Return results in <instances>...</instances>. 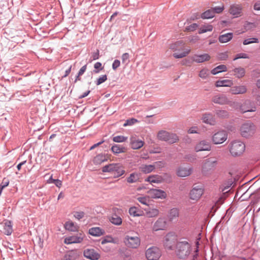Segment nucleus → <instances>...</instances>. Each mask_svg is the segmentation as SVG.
<instances>
[{
  "mask_svg": "<svg viewBox=\"0 0 260 260\" xmlns=\"http://www.w3.org/2000/svg\"><path fill=\"white\" fill-rule=\"evenodd\" d=\"M247 90V87L245 85L234 86L230 89L229 92L234 95L242 94L245 93Z\"/></svg>",
  "mask_w": 260,
  "mask_h": 260,
  "instance_id": "nucleus-20",
  "label": "nucleus"
},
{
  "mask_svg": "<svg viewBox=\"0 0 260 260\" xmlns=\"http://www.w3.org/2000/svg\"><path fill=\"white\" fill-rule=\"evenodd\" d=\"M157 138L160 141H165L170 144H173L179 141L178 137L176 134L170 133L164 130H161L158 132Z\"/></svg>",
  "mask_w": 260,
  "mask_h": 260,
  "instance_id": "nucleus-3",
  "label": "nucleus"
},
{
  "mask_svg": "<svg viewBox=\"0 0 260 260\" xmlns=\"http://www.w3.org/2000/svg\"><path fill=\"white\" fill-rule=\"evenodd\" d=\"M240 58H249V56L246 53H238L236 55L235 57L234 58V60H237L238 59H240Z\"/></svg>",
  "mask_w": 260,
  "mask_h": 260,
  "instance_id": "nucleus-58",
  "label": "nucleus"
},
{
  "mask_svg": "<svg viewBox=\"0 0 260 260\" xmlns=\"http://www.w3.org/2000/svg\"><path fill=\"white\" fill-rule=\"evenodd\" d=\"M179 210L177 208H173L170 210L168 218L169 220L170 221H173L174 220H176L179 216Z\"/></svg>",
  "mask_w": 260,
  "mask_h": 260,
  "instance_id": "nucleus-32",
  "label": "nucleus"
},
{
  "mask_svg": "<svg viewBox=\"0 0 260 260\" xmlns=\"http://www.w3.org/2000/svg\"><path fill=\"white\" fill-rule=\"evenodd\" d=\"M218 57L220 60H226L228 58V55L226 52L221 53L219 54Z\"/></svg>",
  "mask_w": 260,
  "mask_h": 260,
  "instance_id": "nucleus-64",
  "label": "nucleus"
},
{
  "mask_svg": "<svg viewBox=\"0 0 260 260\" xmlns=\"http://www.w3.org/2000/svg\"><path fill=\"white\" fill-rule=\"evenodd\" d=\"M149 193L153 198L165 199L167 196L166 193L164 190L154 188L151 189Z\"/></svg>",
  "mask_w": 260,
  "mask_h": 260,
  "instance_id": "nucleus-23",
  "label": "nucleus"
},
{
  "mask_svg": "<svg viewBox=\"0 0 260 260\" xmlns=\"http://www.w3.org/2000/svg\"><path fill=\"white\" fill-rule=\"evenodd\" d=\"M253 43H258V39L256 38L247 39L244 40L243 44L244 45H246Z\"/></svg>",
  "mask_w": 260,
  "mask_h": 260,
  "instance_id": "nucleus-53",
  "label": "nucleus"
},
{
  "mask_svg": "<svg viewBox=\"0 0 260 260\" xmlns=\"http://www.w3.org/2000/svg\"><path fill=\"white\" fill-rule=\"evenodd\" d=\"M107 76L106 75H102V76H101L100 78H99L97 79L96 84L97 85H99L101 84L104 82L105 81H106L107 80Z\"/></svg>",
  "mask_w": 260,
  "mask_h": 260,
  "instance_id": "nucleus-57",
  "label": "nucleus"
},
{
  "mask_svg": "<svg viewBox=\"0 0 260 260\" xmlns=\"http://www.w3.org/2000/svg\"><path fill=\"white\" fill-rule=\"evenodd\" d=\"M84 237L85 235L84 234L79 233L76 235L72 236L67 238L65 239L64 242L67 244L79 243L82 242Z\"/></svg>",
  "mask_w": 260,
  "mask_h": 260,
  "instance_id": "nucleus-16",
  "label": "nucleus"
},
{
  "mask_svg": "<svg viewBox=\"0 0 260 260\" xmlns=\"http://www.w3.org/2000/svg\"><path fill=\"white\" fill-rule=\"evenodd\" d=\"M184 43L182 41H179L171 44L169 48L173 51H183L184 50Z\"/></svg>",
  "mask_w": 260,
  "mask_h": 260,
  "instance_id": "nucleus-26",
  "label": "nucleus"
},
{
  "mask_svg": "<svg viewBox=\"0 0 260 260\" xmlns=\"http://www.w3.org/2000/svg\"><path fill=\"white\" fill-rule=\"evenodd\" d=\"M255 129V126L253 123L246 122L241 125L240 134L243 137L248 138L254 135Z\"/></svg>",
  "mask_w": 260,
  "mask_h": 260,
  "instance_id": "nucleus-6",
  "label": "nucleus"
},
{
  "mask_svg": "<svg viewBox=\"0 0 260 260\" xmlns=\"http://www.w3.org/2000/svg\"><path fill=\"white\" fill-rule=\"evenodd\" d=\"M243 26L245 30L246 31H248L255 28L256 27V24L255 23L246 22Z\"/></svg>",
  "mask_w": 260,
  "mask_h": 260,
  "instance_id": "nucleus-52",
  "label": "nucleus"
},
{
  "mask_svg": "<svg viewBox=\"0 0 260 260\" xmlns=\"http://www.w3.org/2000/svg\"><path fill=\"white\" fill-rule=\"evenodd\" d=\"M204 193V190L201 187L194 186L189 193L190 199L192 200H198Z\"/></svg>",
  "mask_w": 260,
  "mask_h": 260,
  "instance_id": "nucleus-15",
  "label": "nucleus"
},
{
  "mask_svg": "<svg viewBox=\"0 0 260 260\" xmlns=\"http://www.w3.org/2000/svg\"><path fill=\"white\" fill-rule=\"evenodd\" d=\"M9 184V181L8 179L4 178L2 181V182L0 184V196L3 191V190L4 188L7 187Z\"/></svg>",
  "mask_w": 260,
  "mask_h": 260,
  "instance_id": "nucleus-54",
  "label": "nucleus"
},
{
  "mask_svg": "<svg viewBox=\"0 0 260 260\" xmlns=\"http://www.w3.org/2000/svg\"><path fill=\"white\" fill-rule=\"evenodd\" d=\"M211 149V145L209 141L207 140H202L198 142L195 147L194 150L196 152L202 151H210Z\"/></svg>",
  "mask_w": 260,
  "mask_h": 260,
  "instance_id": "nucleus-13",
  "label": "nucleus"
},
{
  "mask_svg": "<svg viewBox=\"0 0 260 260\" xmlns=\"http://www.w3.org/2000/svg\"><path fill=\"white\" fill-rule=\"evenodd\" d=\"M167 227V221L165 218H159L154 223L152 229L154 231L164 230Z\"/></svg>",
  "mask_w": 260,
  "mask_h": 260,
  "instance_id": "nucleus-18",
  "label": "nucleus"
},
{
  "mask_svg": "<svg viewBox=\"0 0 260 260\" xmlns=\"http://www.w3.org/2000/svg\"><path fill=\"white\" fill-rule=\"evenodd\" d=\"M259 88H260V82L259 80H257L256 87L253 88L252 91V94L253 96L255 97L256 99L258 100L259 95Z\"/></svg>",
  "mask_w": 260,
  "mask_h": 260,
  "instance_id": "nucleus-43",
  "label": "nucleus"
},
{
  "mask_svg": "<svg viewBox=\"0 0 260 260\" xmlns=\"http://www.w3.org/2000/svg\"><path fill=\"white\" fill-rule=\"evenodd\" d=\"M13 232L12 224L11 221L7 220L4 225L3 232L7 235H10Z\"/></svg>",
  "mask_w": 260,
  "mask_h": 260,
  "instance_id": "nucleus-33",
  "label": "nucleus"
},
{
  "mask_svg": "<svg viewBox=\"0 0 260 260\" xmlns=\"http://www.w3.org/2000/svg\"><path fill=\"white\" fill-rule=\"evenodd\" d=\"M124 243L128 248L136 249L140 245L141 240L138 236L126 235L124 237Z\"/></svg>",
  "mask_w": 260,
  "mask_h": 260,
  "instance_id": "nucleus-8",
  "label": "nucleus"
},
{
  "mask_svg": "<svg viewBox=\"0 0 260 260\" xmlns=\"http://www.w3.org/2000/svg\"><path fill=\"white\" fill-rule=\"evenodd\" d=\"M116 164L113 163L106 165L102 168V171L104 173L109 172L112 173L115 168V166H117Z\"/></svg>",
  "mask_w": 260,
  "mask_h": 260,
  "instance_id": "nucleus-42",
  "label": "nucleus"
},
{
  "mask_svg": "<svg viewBox=\"0 0 260 260\" xmlns=\"http://www.w3.org/2000/svg\"><path fill=\"white\" fill-rule=\"evenodd\" d=\"M127 137L123 136H116L113 138V141L116 143H121L127 140Z\"/></svg>",
  "mask_w": 260,
  "mask_h": 260,
  "instance_id": "nucleus-49",
  "label": "nucleus"
},
{
  "mask_svg": "<svg viewBox=\"0 0 260 260\" xmlns=\"http://www.w3.org/2000/svg\"><path fill=\"white\" fill-rule=\"evenodd\" d=\"M129 55L128 53H123L121 56L122 63L128 64L129 62Z\"/></svg>",
  "mask_w": 260,
  "mask_h": 260,
  "instance_id": "nucleus-55",
  "label": "nucleus"
},
{
  "mask_svg": "<svg viewBox=\"0 0 260 260\" xmlns=\"http://www.w3.org/2000/svg\"><path fill=\"white\" fill-rule=\"evenodd\" d=\"M212 102L220 105H229L232 107L234 106L235 105L236 106L239 105L238 103L233 102L230 101L226 95L220 93L214 95L212 98Z\"/></svg>",
  "mask_w": 260,
  "mask_h": 260,
  "instance_id": "nucleus-5",
  "label": "nucleus"
},
{
  "mask_svg": "<svg viewBox=\"0 0 260 260\" xmlns=\"http://www.w3.org/2000/svg\"><path fill=\"white\" fill-rule=\"evenodd\" d=\"M64 228L67 230L71 232H76L78 230V226L73 221H69L66 222Z\"/></svg>",
  "mask_w": 260,
  "mask_h": 260,
  "instance_id": "nucleus-37",
  "label": "nucleus"
},
{
  "mask_svg": "<svg viewBox=\"0 0 260 260\" xmlns=\"http://www.w3.org/2000/svg\"><path fill=\"white\" fill-rule=\"evenodd\" d=\"M176 236L174 233H169L167 234L164 241V244L166 248L171 250L175 244L176 241Z\"/></svg>",
  "mask_w": 260,
  "mask_h": 260,
  "instance_id": "nucleus-11",
  "label": "nucleus"
},
{
  "mask_svg": "<svg viewBox=\"0 0 260 260\" xmlns=\"http://www.w3.org/2000/svg\"><path fill=\"white\" fill-rule=\"evenodd\" d=\"M217 165V158L214 157H209L205 160L202 166V172L204 175L215 169Z\"/></svg>",
  "mask_w": 260,
  "mask_h": 260,
  "instance_id": "nucleus-7",
  "label": "nucleus"
},
{
  "mask_svg": "<svg viewBox=\"0 0 260 260\" xmlns=\"http://www.w3.org/2000/svg\"><path fill=\"white\" fill-rule=\"evenodd\" d=\"M259 201L260 195L258 192L252 194L251 206L253 208V223L258 220L259 212L260 211Z\"/></svg>",
  "mask_w": 260,
  "mask_h": 260,
  "instance_id": "nucleus-4",
  "label": "nucleus"
},
{
  "mask_svg": "<svg viewBox=\"0 0 260 260\" xmlns=\"http://www.w3.org/2000/svg\"><path fill=\"white\" fill-rule=\"evenodd\" d=\"M84 256L90 260H98L100 258V254L96 250L93 248H87L84 250Z\"/></svg>",
  "mask_w": 260,
  "mask_h": 260,
  "instance_id": "nucleus-12",
  "label": "nucleus"
},
{
  "mask_svg": "<svg viewBox=\"0 0 260 260\" xmlns=\"http://www.w3.org/2000/svg\"><path fill=\"white\" fill-rule=\"evenodd\" d=\"M78 256L77 253L74 251H69L64 256V260H76Z\"/></svg>",
  "mask_w": 260,
  "mask_h": 260,
  "instance_id": "nucleus-38",
  "label": "nucleus"
},
{
  "mask_svg": "<svg viewBox=\"0 0 260 260\" xmlns=\"http://www.w3.org/2000/svg\"><path fill=\"white\" fill-rule=\"evenodd\" d=\"M147 215L148 217H154L157 216L159 214V210L157 209L153 208L146 212Z\"/></svg>",
  "mask_w": 260,
  "mask_h": 260,
  "instance_id": "nucleus-48",
  "label": "nucleus"
},
{
  "mask_svg": "<svg viewBox=\"0 0 260 260\" xmlns=\"http://www.w3.org/2000/svg\"><path fill=\"white\" fill-rule=\"evenodd\" d=\"M226 70L227 67L224 64H221L212 69L211 71V73L213 75H216L219 73L225 72Z\"/></svg>",
  "mask_w": 260,
  "mask_h": 260,
  "instance_id": "nucleus-39",
  "label": "nucleus"
},
{
  "mask_svg": "<svg viewBox=\"0 0 260 260\" xmlns=\"http://www.w3.org/2000/svg\"><path fill=\"white\" fill-rule=\"evenodd\" d=\"M110 221L112 223L116 225H120L122 224V220L120 216L116 214L112 215L110 218Z\"/></svg>",
  "mask_w": 260,
  "mask_h": 260,
  "instance_id": "nucleus-41",
  "label": "nucleus"
},
{
  "mask_svg": "<svg viewBox=\"0 0 260 260\" xmlns=\"http://www.w3.org/2000/svg\"><path fill=\"white\" fill-rule=\"evenodd\" d=\"M191 245L186 240H181L177 243L176 253L180 259H185L190 254Z\"/></svg>",
  "mask_w": 260,
  "mask_h": 260,
  "instance_id": "nucleus-1",
  "label": "nucleus"
},
{
  "mask_svg": "<svg viewBox=\"0 0 260 260\" xmlns=\"http://www.w3.org/2000/svg\"><path fill=\"white\" fill-rule=\"evenodd\" d=\"M145 255L148 260H158L161 255V251L159 248L153 246L147 249Z\"/></svg>",
  "mask_w": 260,
  "mask_h": 260,
  "instance_id": "nucleus-9",
  "label": "nucleus"
},
{
  "mask_svg": "<svg viewBox=\"0 0 260 260\" xmlns=\"http://www.w3.org/2000/svg\"><path fill=\"white\" fill-rule=\"evenodd\" d=\"M242 11V6L240 4H234L231 5L229 12L232 15L240 14Z\"/></svg>",
  "mask_w": 260,
  "mask_h": 260,
  "instance_id": "nucleus-24",
  "label": "nucleus"
},
{
  "mask_svg": "<svg viewBox=\"0 0 260 260\" xmlns=\"http://www.w3.org/2000/svg\"><path fill=\"white\" fill-rule=\"evenodd\" d=\"M191 173V168L180 167L177 170V174L179 177H185L189 176Z\"/></svg>",
  "mask_w": 260,
  "mask_h": 260,
  "instance_id": "nucleus-25",
  "label": "nucleus"
},
{
  "mask_svg": "<svg viewBox=\"0 0 260 260\" xmlns=\"http://www.w3.org/2000/svg\"><path fill=\"white\" fill-rule=\"evenodd\" d=\"M233 84V81L228 79L218 80L215 83V86L216 87H231Z\"/></svg>",
  "mask_w": 260,
  "mask_h": 260,
  "instance_id": "nucleus-31",
  "label": "nucleus"
},
{
  "mask_svg": "<svg viewBox=\"0 0 260 260\" xmlns=\"http://www.w3.org/2000/svg\"><path fill=\"white\" fill-rule=\"evenodd\" d=\"M189 134H199L198 128L197 126H192L188 130Z\"/></svg>",
  "mask_w": 260,
  "mask_h": 260,
  "instance_id": "nucleus-63",
  "label": "nucleus"
},
{
  "mask_svg": "<svg viewBox=\"0 0 260 260\" xmlns=\"http://www.w3.org/2000/svg\"><path fill=\"white\" fill-rule=\"evenodd\" d=\"M190 52V49H186L185 51L181 52V53H174L173 56L175 58H181L187 56Z\"/></svg>",
  "mask_w": 260,
  "mask_h": 260,
  "instance_id": "nucleus-44",
  "label": "nucleus"
},
{
  "mask_svg": "<svg viewBox=\"0 0 260 260\" xmlns=\"http://www.w3.org/2000/svg\"><path fill=\"white\" fill-rule=\"evenodd\" d=\"M155 169V166L152 165H143L140 167V170L141 172L148 174L152 172Z\"/></svg>",
  "mask_w": 260,
  "mask_h": 260,
  "instance_id": "nucleus-35",
  "label": "nucleus"
},
{
  "mask_svg": "<svg viewBox=\"0 0 260 260\" xmlns=\"http://www.w3.org/2000/svg\"><path fill=\"white\" fill-rule=\"evenodd\" d=\"M230 152L233 156H238L243 154L245 150V144L239 140L232 141L229 145Z\"/></svg>",
  "mask_w": 260,
  "mask_h": 260,
  "instance_id": "nucleus-2",
  "label": "nucleus"
},
{
  "mask_svg": "<svg viewBox=\"0 0 260 260\" xmlns=\"http://www.w3.org/2000/svg\"><path fill=\"white\" fill-rule=\"evenodd\" d=\"M199 27V25L197 23H192L185 27V30L188 31H193Z\"/></svg>",
  "mask_w": 260,
  "mask_h": 260,
  "instance_id": "nucleus-56",
  "label": "nucleus"
},
{
  "mask_svg": "<svg viewBox=\"0 0 260 260\" xmlns=\"http://www.w3.org/2000/svg\"><path fill=\"white\" fill-rule=\"evenodd\" d=\"M213 29V26L211 25H204L202 26L199 30V34H201L205 32H206L207 31H211Z\"/></svg>",
  "mask_w": 260,
  "mask_h": 260,
  "instance_id": "nucleus-46",
  "label": "nucleus"
},
{
  "mask_svg": "<svg viewBox=\"0 0 260 260\" xmlns=\"http://www.w3.org/2000/svg\"><path fill=\"white\" fill-rule=\"evenodd\" d=\"M111 150L114 154H117L125 152L126 151V148L120 145L114 144L112 146Z\"/></svg>",
  "mask_w": 260,
  "mask_h": 260,
  "instance_id": "nucleus-29",
  "label": "nucleus"
},
{
  "mask_svg": "<svg viewBox=\"0 0 260 260\" xmlns=\"http://www.w3.org/2000/svg\"><path fill=\"white\" fill-rule=\"evenodd\" d=\"M117 166H115L112 174L114 175V178H118L121 176L125 173V170L122 166L120 164H116Z\"/></svg>",
  "mask_w": 260,
  "mask_h": 260,
  "instance_id": "nucleus-27",
  "label": "nucleus"
},
{
  "mask_svg": "<svg viewBox=\"0 0 260 260\" xmlns=\"http://www.w3.org/2000/svg\"><path fill=\"white\" fill-rule=\"evenodd\" d=\"M113 239L112 237H107L106 238H105L104 239H103L102 241H101V244H104L105 243H111V242H113Z\"/></svg>",
  "mask_w": 260,
  "mask_h": 260,
  "instance_id": "nucleus-60",
  "label": "nucleus"
},
{
  "mask_svg": "<svg viewBox=\"0 0 260 260\" xmlns=\"http://www.w3.org/2000/svg\"><path fill=\"white\" fill-rule=\"evenodd\" d=\"M88 233L93 236L99 237L104 235L105 232L99 227H93L89 229Z\"/></svg>",
  "mask_w": 260,
  "mask_h": 260,
  "instance_id": "nucleus-28",
  "label": "nucleus"
},
{
  "mask_svg": "<svg viewBox=\"0 0 260 260\" xmlns=\"http://www.w3.org/2000/svg\"><path fill=\"white\" fill-rule=\"evenodd\" d=\"M233 37V34L232 32L226 33L221 35L218 37V40L221 43H225L231 41Z\"/></svg>",
  "mask_w": 260,
  "mask_h": 260,
  "instance_id": "nucleus-30",
  "label": "nucleus"
},
{
  "mask_svg": "<svg viewBox=\"0 0 260 260\" xmlns=\"http://www.w3.org/2000/svg\"><path fill=\"white\" fill-rule=\"evenodd\" d=\"M120 64V61L118 59H115L112 64V69L113 70H116Z\"/></svg>",
  "mask_w": 260,
  "mask_h": 260,
  "instance_id": "nucleus-62",
  "label": "nucleus"
},
{
  "mask_svg": "<svg viewBox=\"0 0 260 260\" xmlns=\"http://www.w3.org/2000/svg\"><path fill=\"white\" fill-rule=\"evenodd\" d=\"M129 214L134 217L140 216L142 215V211L138 208L133 206L131 207L128 210Z\"/></svg>",
  "mask_w": 260,
  "mask_h": 260,
  "instance_id": "nucleus-40",
  "label": "nucleus"
},
{
  "mask_svg": "<svg viewBox=\"0 0 260 260\" xmlns=\"http://www.w3.org/2000/svg\"><path fill=\"white\" fill-rule=\"evenodd\" d=\"M224 7L223 5L216 6L209 9L203 13L200 16H215V14H220L224 10Z\"/></svg>",
  "mask_w": 260,
  "mask_h": 260,
  "instance_id": "nucleus-14",
  "label": "nucleus"
},
{
  "mask_svg": "<svg viewBox=\"0 0 260 260\" xmlns=\"http://www.w3.org/2000/svg\"><path fill=\"white\" fill-rule=\"evenodd\" d=\"M138 120L135 118H131L127 119L125 123H124L123 126H126L127 125H132L137 122Z\"/></svg>",
  "mask_w": 260,
  "mask_h": 260,
  "instance_id": "nucleus-59",
  "label": "nucleus"
},
{
  "mask_svg": "<svg viewBox=\"0 0 260 260\" xmlns=\"http://www.w3.org/2000/svg\"><path fill=\"white\" fill-rule=\"evenodd\" d=\"M74 217L78 219H80L81 218H82L84 216V213L83 212H76L74 214Z\"/></svg>",
  "mask_w": 260,
  "mask_h": 260,
  "instance_id": "nucleus-61",
  "label": "nucleus"
},
{
  "mask_svg": "<svg viewBox=\"0 0 260 260\" xmlns=\"http://www.w3.org/2000/svg\"><path fill=\"white\" fill-rule=\"evenodd\" d=\"M239 110L243 113H245L249 112H254L256 110L255 107L250 108L249 107L244 108L243 106L241 105L239 107Z\"/></svg>",
  "mask_w": 260,
  "mask_h": 260,
  "instance_id": "nucleus-51",
  "label": "nucleus"
},
{
  "mask_svg": "<svg viewBox=\"0 0 260 260\" xmlns=\"http://www.w3.org/2000/svg\"><path fill=\"white\" fill-rule=\"evenodd\" d=\"M209 75V70L207 69H203L199 73V76L202 79H205Z\"/></svg>",
  "mask_w": 260,
  "mask_h": 260,
  "instance_id": "nucleus-50",
  "label": "nucleus"
},
{
  "mask_svg": "<svg viewBox=\"0 0 260 260\" xmlns=\"http://www.w3.org/2000/svg\"><path fill=\"white\" fill-rule=\"evenodd\" d=\"M130 145L133 149H138L142 147L144 144V142L138 139L135 136H132L129 139Z\"/></svg>",
  "mask_w": 260,
  "mask_h": 260,
  "instance_id": "nucleus-19",
  "label": "nucleus"
},
{
  "mask_svg": "<svg viewBox=\"0 0 260 260\" xmlns=\"http://www.w3.org/2000/svg\"><path fill=\"white\" fill-rule=\"evenodd\" d=\"M140 175L137 173H133L126 178V181L129 183H136L139 181Z\"/></svg>",
  "mask_w": 260,
  "mask_h": 260,
  "instance_id": "nucleus-36",
  "label": "nucleus"
},
{
  "mask_svg": "<svg viewBox=\"0 0 260 260\" xmlns=\"http://www.w3.org/2000/svg\"><path fill=\"white\" fill-rule=\"evenodd\" d=\"M231 72H233L234 75L238 78H241L244 77L245 74V69L241 67L235 68Z\"/></svg>",
  "mask_w": 260,
  "mask_h": 260,
  "instance_id": "nucleus-34",
  "label": "nucleus"
},
{
  "mask_svg": "<svg viewBox=\"0 0 260 260\" xmlns=\"http://www.w3.org/2000/svg\"><path fill=\"white\" fill-rule=\"evenodd\" d=\"M108 154H99L96 155L93 159V162L95 165H99L104 162L107 161L109 159Z\"/></svg>",
  "mask_w": 260,
  "mask_h": 260,
  "instance_id": "nucleus-22",
  "label": "nucleus"
},
{
  "mask_svg": "<svg viewBox=\"0 0 260 260\" xmlns=\"http://www.w3.org/2000/svg\"><path fill=\"white\" fill-rule=\"evenodd\" d=\"M228 139V133L224 130L219 131L212 137V141L214 144H220Z\"/></svg>",
  "mask_w": 260,
  "mask_h": 260,
  "instance_id": "nucleus-10",
  "label": "nucleus"
},
{
  "mask_svg": "<svg viewBox=\"0 0 260 260\" xmlns=\"http://www.w3.org/2000/svg\"><path fill=\"white\" fill-rule=\"evenodd\" d=\"M202 120L203 122L211 125H214L216 123L213 114L209 112L205 113L202 115Z\"/></svg>",
  "mask_w": 260,
  "mask_h": 260,
  "instance_id": "nucleus-21",
  "label": "nucleus"
},
{
  "mask_svg": "<svg viewBox=\"0 0 260 260\" xmlns=\"http://www.w3.org/2000/svg\"><path fill=\"white\" fill-rule=\"evenodd\" d=\"M161 180V177L157 176H150L147 178V181L151 183H160Z\"/></svg>",
  "mask_w": 260,
  "mask_h": 260,
  "instance_id": "nucleus-47",
  "label": "nucleus"
},
{
  "mask_svg": "<svg viewBox=\"0 0 260 260\" xmlns=\"http://www.w3.org/2000/svg\"><path fill=\"white\" fill-rule=\"evenodd\" d=\"M216 116L219 118H225L229 117V112L224 110H217L215 111Z\"/></svg>",
  "mask_w": 260,
  "mask_h": 260,
  "instance_id": "nucleus-45",
  "label": "nucleus"
},
{
  "mask_svg": "<svg viewBox=\"0 0 260 260\" xmlns=\"http://www.w3.org/2000/svg\"><path fill=\"white\" fill-rule=\"evenodd\" d=\"M192 60L197 63H202L209 61L211 59L210 55L208 53L203 54H194L191 57Z\"/></svg>",
  "mask_w": 260,
  "mask_h": 260,
  "instance_id": "nucleus-17",
  "label": "nucleus"
}]
</instances>
